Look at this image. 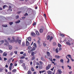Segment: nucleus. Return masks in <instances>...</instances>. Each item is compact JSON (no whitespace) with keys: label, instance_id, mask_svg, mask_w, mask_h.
Listing matches in <instances>:
<instances>
[{"label":"nucleus","instance_id":"f257e3e1","mask_svg":"<svg viewBox=\"0 0 74 74\" xmlns=\"http://www.w3.org/2000/svg\"><path fill=\"white\" fill-rule=\"evenodd\" d=\"M68 41L71 43V45H73V44H74V40L72 39L69 38L68 40Z\"/></svg>","mask_w":74,"mask_h":74},{"label":"nucleus","instance_id":"f03ea898","mask_svg":"<svg viewBox=\"0 0 74 74\" xmlns=\"http://www.w3.org/2000/svg\"><path fill=\"white\" fill-rule=\"evenodd\" d=\"M51 67V65L49 64L46 67V70H49L50 69Z\"/></svg>","mask_w":74,"mask_h":74},{"label":"nucleus","instance_id":"7ed1b4c3","mask_svg":"<svg viewBox=\"0 0 74 74\" xmlns=\"http://www.w3.org/2000/svg\"><path fill=\"white\" fill-rule=\"evenodd\" d=\"M4 45L5 46H7V47H10V45H9V42H5Z\"/></svg>","mask_w":74,"mask_h":74},{"label":"nucleus","instance_id":"20e7f679","mask_svg":"<svg viewBox=\"0 0 74 74\" xmlns=\"http://www.w3.org/2000/svg\"><path fill=\"white\" fill-rule=\"evenodd\" d=\"M44 31V30H43V29L42 28H40L39 29V32L40 33H43V32Z\"/></svg>","mask_w":74,"mask_h":74},{"label":"nucleus","instance_id":"39448f33","mask_svg":"<svg viewBox=\"0 0 74 74\" xmlns=\"http://www.w3.org/2000/svg\"><path fill=\"white\" fill-rule=\"evenodd\" d=\"M27 39H26V45L27 46H29V45H30V43H29V42L27 40Z\"/></svg>","mask_w":74,"mask_h":74},{"label":"nucleus","instance_id":"423d86ee","mask_svg":"<svg viewBox=\"0 0 74 74\" xmlns=\"http://www.w3.org/2000/svg\"><path fill=\"white\" fill-rule=\"evenodd\" d=\"M7 55V52H5L3 54V56H6Z\"/></svg>","mask_w":74,"mask_h":74},{"label":"nucleus","instance_id":"0eeeda50","mask_svg":"<svg viewBox=\"0 0 74 74\" xmlns=\"http://www.w3.org/2000/svg\"><path fill=\"white\" fill-rule=\"evenodd\" d=\"M58 72L60 74H61L62 73V71H61V69H59L58 70Z\"/></svg>","mask_w":74,"mask_h":74},{"label":"nucleus","instance_id":"6e6552de","mask_svg":"<svg viewBox=\"0 0 74 74\" xmlns=\"http://www.w3.org/2000/svg\"><path fill=\"white\" fill-rule=\"evenodd\" d=\"M4 42V40H1L0 41V46L1 45V44H3V43Z\"/></svg>","mask_w":74,"mask_h":74},{"label":"nucleus","instance_id":"1a4fd4ad","mask_svg":"<svg viewBox=\"0 0 74 74\" xmlns=\"http://www.w3.org/2000/svg\"><path fill=\"white\" fill-rule=\"evenodd\" d=\"M39 69L40 70H41L42 69V64H40L39 66Z\"/></svg>","mask_w":74,"mask_h":74},{"label":"nucleus","instance_id":"9d476101","mask_svg":"<svg viewBox=\"0 0 74 74\" xmlns=\"http://www.w3.org/2000/svg\"><path fill=\"white\" fill-rule=\"evenodd\" d=\"M32 47H31L29 49V50L28 51V53H31V52H32Z\"/></svg>","mask_w":74,"mask_h":74},{"label":"nucleus","instance_id":"9b49d317","mask_svg":"<svg viewBox=\"0 0 74 74\" xmlns=\"http://www.w3.org/2000/svg\"><path fill=\"white\" fill-rule=\"evenodd\" d=\"M31 35L32 36H34V37H35L36 36V34L34 32H32Z\"/></svg>","mask_w":74,"mask_h":74},{"label":"nucleus","instance_id":"f8f14e48","mask_svg":"<svg viewBox=\"0 0 74 74\" xmlns=\"http://www.w3.org/2000/svg\"><path fill=\"white\" fill-rule=\"evenodd\" d=\"M29 69L27 72V74H32V71Z\"/></svg>","mask_w":74,"mask_h":74},{"label":"nucleus","instance_id":"ddd939ff","mask_svg":"<svg viewBox=\"0 0 74 74\" xmlns=\"http://www.w3.org/2000/svg\"><path fill=\"white\" fill-rule=\"evenodd\" d=\"M36 33L37 35H38V36H40V33H39V32H38V31H36Z\"/></svg>","mask_w":74,"mask_h":74},{"label":"nucleus","instance_id":"4468645a","mask_svg":"<svg viewBox=\"0 0 74 74\" xmlns=\"http://www.w3.org/2000/svg\"><path fill=\"white\" fill-rule=\"evenodd\" d=\"M55 57L57 59H59V58H60V56H59L58 55L55 56Z\"/></svg>","mask_w":74,"mask_h":74},{"label":"nucleus","instance_id":"2eb2a0df","mask_svg":"<svg viewBox=\"0 0 74 74\" xmlns=\"http://www.w3.org/2000/svg\"><path fill=\"white\" fill-rule=\"evenodd\" d=\"M22 46H23V47H25V43L24 42H22Z\"/></svg>","mask_w":74,"mask_h":74},{"label":"nucleus","instance_id":"dca6fc26","mask_svg":"<svg viewBox=\"0 0 74 74\" xmlns=\"http://www.w3.org/2000/svg\"><path fill=\"white\" fill-rule=\"evenodd\" d=\"M32 51H35L36 50V47H33V48L32 47Z\"/></svg>","mask_w":74,"mask_h":74},{"label":"nucleus","instance_id":"f3484780","mask_svg":"<svg viewBox=\"0 0 74 74\" xmlns=\"http://www.w3.org/2000/svg\"><path fill=\"white\" fill-rule=\"evenodd\" d=\"M47 73L48 74H52V72L50 71H47Z\"/></svg>","mask_w":74,"mask_h":74},{"label":"nucleus","instance_id":"a211bd4d","mask_svg":"<svg viewBox=\"0 0 74 74\" xmlns=\"http://www.w3.org/2000/svg\"><path fill=\"white\" fill-rule=\"evenodd\" d=\"M31 55L32 56H35V55H34V52H32L31 53Z\"/></svg>","mask_w":74,"mask_h":74},{"label":"nucleus","instance_id":"6ab92c4d","mask_svg":"<svg viewBox=\"0 0 74 74\" xmlns=\"http://www.w3.org/2000/svg\"><path fill=\"white\" fill-rule=\"evenodd\" d=\"M8 40L9 42H11V38H8Z\"/></svg>","mask_w":74,"mask_h":74},{"label":"nucleus","instance_id":"aec40b11","mask_svg":"<svg viewBox=\"0 0 74 74\" xmlns=\"http://www.w3.org/2000/svg\"><path fill=\"white\" fill-rule=\"evenodd\" d=\"M49 38H50V36L48 35L47 36V39L48 40H49Z\"/></svg>","mask_w":74,"mask_h":74},{"label":"nucleus","instance_id":"412c9836","mask_svg":"<svg viewBox=\"0 0 74 74\" xmlns=\"http://www.w3.org/2000/svg\"><path fill=\"white\" fill-rule=\"evenodd\" d=\"M47 54L48 56H50V53H49V52L47 51Z\"/></svg>","mask_w":74,"mask_h":74},{"label":"nucleus","instance_id":"4be33fe9","mask_svg":"<svg viewBox=\"0 0 74 74\" xmlns=\"http://www.w3.org/2000/svg\"><path fill=\"white\" fill-rule=\"evenodd\" d=\"M66 44H67V45H71V44L70 43L67 42H66Z\"/></svg>","mask_w":74,"mask_h":74},{"label":"nucleus","instance_id":"5701e85b","mask_svg":"<svg viewBox=\"0 0 74 74\" xmlns=\"http://www.w3.org/2000/svg\"><path fill=\"white\" fill-rule=\"evenodd\" d=\"M28 40L29 41H30L31 40H32V38H31V37H29L28 38Z\"/></svg>","mask_w":74,"mask_h":74},{"label":"nucleus","instance_id":"b1692460","mask_svg":"<svg viewBox=\"0 0 74 74\" xmlns=\"http://www.w3.org/2000/svg\"><path fill=\"white\" fill-rule=\"evenodd\" d=\"M67 56H68L69 58H70V59L72 58V57L71 56V55H70L69 54Z\"/></svg>","mask_w":74,"mask_h":74},{"label":"nucleus","instance_id":"393cba45","mask_svg":"<svg viewBox=\"0 0 74 74\" xmlns=\"http://www.w3.org/2000/svg\"><path fill=\"white\" fill-rule=\"evenodd\" d=\"M21 22V21L20 20H18V21H17L15 22V23H19L20 22Z\"/></svg>","mask_w":74,"mask_h":74},{"label":"nucleus","instance_id":"a878e982","mask_svg":"<svg viewBox=\"0 0 74 74\" xmlns=\"http://www.w3.org/2000/svg\"><path fill=\"white\" fill-rule=\"evenodd\" d=\"M20 62L21 63H22L23 62V60H20Z\"/></svg>","mask_w":74,"mask_h":74},{"label":"nucleus","instance_id":"bb28decb","mask_svg":"<svg viewBox=\"0 0 74 74\" xmlns=\"http://www.w3.org/2000/svg\"><path fill=\"white\" fill-rule=\"evenodd\" d=\"M16 69H13L12 71V72L13 73H15V72H16Z\"/></svg>","mask_w":74,"mask_h":74},{"label":"nucleus","instance_id":"cd10ccee","mask_svg":"<svg viewBox=\"0 0 74 74\" xmlns=\"http://www.w3.org/2000/svg\"><path fill=\"white\" fill-rule=\"evenodd\" d=\"M31 70L32 71H34V69L33 67H31Z\"/></svg>","mask_w":74,"mask_h":74},{"label":"nucleus","instance_id":"c85d7f7f","mask_svg":"<svg viewBox=\"0 0 74 74\" xmlns=\"http://www.w3.org/2000/svg\"><path fill=\"white\" fill-rule=\"evenodd\" d=\"M18 43L19 44H21V40H19L18 41Z\"/></svg>","mask_w":74,"mask_h":74},{"label":"nucleus","instance_id":"c756f323","mask_svg":"<svg viewBox=\"0 0 74 74\" xmlns=\"http://www.w3.org/2000/svg\"><path fill=\"white\" fill-rule=\"evenodd\" d=\"M9 70H10V71H11V69H12V66H9Z\"/></svg>","mask_w":74,"mask_h":74},{"label":"nucleus","instance_id":"7c9ffc66","mask_svg":"<svg viewBox=\"0 0 74 74\" xmlns=\"http://www.w3.org/2000/svg\"><path fill=\"white\" fill-rule=\"evenodd\" d=\"M60 36L61 37H64L65 36V35L63 34H60Z\"/></svg>","mask_w":74,"mask_h":74},{"label":"nucleus","instance_id":"2f4dec72","mask_svg":"<svg viewBox=\"0 0 74 74\" xmlns=\"http://www.w3.org/2000/svg\"><path fill=\"white\" fill-rule=\"evenodd\" d=\"M32 60H34V59H35V56H33V57H32Z\"/></svg>","mask_w":74,"mask_h":74},{"label":"nucleus","instance_id":"473e14b6","mask_svg":"<svg viewBox=\"0 0 74 74\" xmlns=\"http://www.w3.org/2000/svg\"><path fill=\"white\" fill-rule=\"evenodd\" d=\"M58 52H59V51H58V48L56 49V53H58Z\"/></svg>","mask_w":74,"mask_h":74},{"label":"nucleus","instance_id":"72a5a7b5","mask_svg":"<svg viewBox=\"0 0 74 74\" xmlns=\"http://www.w3.org/2000/svg\"><path fill=\"white\" fill-rule=\"evenodd\" d=\"M41 59L42 60V61H44V58L42 57H41Z\"/></svg>","mask_w":74,"mask_h":74},{"label":"nucleus","instance_id":"f704fd0d","mask_svg":"<svg viewBox=\"0 0 74 74\" xmlns=\"http://www.w3.org/2000/svg\"><path fill=\"white\" fill-rule=\"evenodd\" d=\"M53 37L51 36L50 39V41H51L52 39H53Z\"/></svg>","mask_w":74,"mask_h":74},{"label":"nucleus","instance_id":"c9c22d12","mask_svg":"<svg viewBox=\"0 0 74 74\" xmlns=\"http://www.w3.org/2000/svg\"><path fill=\"white\" fill-rule=\"evenodd\" d=\"M18 41V39H16V40H14V42H15L16 43H17Z\"/></svg>","mask_w":74,"mask_h":74},{"label":"nucleus","instance_id":"e433bc0d","mask_svg":"<svg viewBox=\"0 0 74 74\" xmlns=\"http://www.w3.org/2000/svg\"><path fill=\"white\" fill-rule=\"evenodd\" d=\"M39 63H40V64H42H42H43V62H42L41 61H39Z\"/></svg>","mask_w":74,"mask_h":74},{"label":"nucleus","instance_id":"4c0bfd02","mask_svg":"<svg viewBox=\"0 0 74 74\" xmlns=\"http://www.w3.org/2000/svg\"><path fill=\"white\" fill-rule=\"evenodd\" d=\"M53 45H56V42H54L53 44Z\"/></svg>","mask_w":74,"mask_h":74},{"label":"nucleus","instance_id":"58836bf2","mask_svg":"<svg viewBox=\"0 0 74 74\" xmlns=\"http://www.w3.org/2000/svg\"><path fill=\"white\" fill-rule=\"evenodd\" d=\"M9 49L10 50L12 49V47H9Z\"/></svg>","mask_w":74,"mask_h":74},{"label":"nucleus","instance_id":"ea45409f","mask_svg":"<svg viewBox=\"0 0 74 74\" xmlns=\"http://www.w3.org/2000/svg\"><path fill=\"white\" fill-rule=\"evenodd\" d=\"M2 26L3 27H7V25H3Z\"/></svg>","mask_w":74,"mask_h":74},{"label":"nucleus","instance_id":"a19ab883","mask_svg":"<svg viewBox=\"0 0 74 74\" xmlns=\"http://www.w3.org/2000/svg\"><path fill=\"white\" fill-rule=\"evenodd\" d=\"M6 7H7V6L6 5H4L3 6V8L4 9V8H5Z\"/></svg>","mask_w":74,"mask_h":74},{"label":"nucleus","instance_id":"79ce46f5","mask_svg":"<svg viewBox=\"0 0 74 74\" xmlns=\"http://www.w3.org/2000/svg\"><path fill=\"white\" fill-rule=\"evenodd\" d=\"M16 19H18L19 18V15L16 16Z\"/></svg>","mask_w":74,"mask_h":74},{"label":"nucleus","instance_id":"37998d69","mask_svg":"<svg viewBox=\"0 0 74 74\" xmlns=\"http://www.w3.org/2000/svg\"><path fill=\"white\" fill-rule=\"evenodd\" d=\"M14 40H11V42H10L14 43Z\"/></svg>","mask_w":74,"mask_h":74},{"label":"nucleus","instance_id":"c03bdc74","mask_svg":"<svg viewBox=\"0 0 74 74\" xmlns=\"http://www.w3.org/2000/svg\"><path fill=\"white\" fill-rule=\"evenodd\" d=\"M60 61L61 63H63V60L62 59H61Z\"/></svg>","mask_w":74,"mask_h":74},{"label":"nucleus","instance_id":"a18cd8bd","mask_svg":"<svg viewBox=\"0 0 74 74\" xmlns=\"http://www.w3.org/2000/svg\"><path fill=\"white\" fill-rule=\"evenodd\" d=\"M33 26H35V25H36V23L35 22L33 23Z\"/></svg>","mask_w":74,"mask_h":74},{"label":"nucleus","instance_id":"49530a36","mask_svg":"<svg viewBox=\"0 0 74 74\" xmlns=\"http://www.w3.org/2000/svg\"><path fill=\"white\" fill-rule=\"evenodd\" d=\"M9 24L10 25H12V24H13V22H10L9 23Z\"/></svg>","mask_w":74,"mask_h":74},{"label":"nucleus","instance_id":"de8ad7c7","mask_svg":"<svg viewBox=\"0 0 74 74\" xmlns=\"http://www.w3.org/2000/svg\"><path fill=\"white\" fill-rule=\"evenodd\" d=\"M3 59L4 61H5V60H7V59L5 58H4Z\"/></svg>","mask_w":74,"mask_h":74},{"label":"nucleus","instance_id":"09e8293b","mask_svg":"<svg viewBox=\"0 0 74 74\" xmlns=\"http://www.w3.org/2000/svg\"><path fill=\"white\" fill-rule=\"evenodd\" d=\"M58 47H62V45H61L60 43H58Z\"/></svg>","mask_w":74,"mask_h":74},{"label":"nucleus","instance_id":"8fccbe9b","mask_svg":"<svg viewBox=\"0 0 74 74\" xmlns=\"http://www.w3.org/2000/svg\"><path fill=\"white\" fill-rule=\"evenodd\" d=\"M68 59V61H67V63H69V61H70V60L69 58H67Z\"/></svg>","mask_w":74,"mask_h":74},{"label":"nucleus","instance_id":"3c124183","mask_svg":"<svg viewBox=\"0 0 74 74\" xmlns=\"http://www.w3.org/2000/svg\"><path fill=\"white\" fill-rule=\"evenodd\" d=\"M17 52H18L17 51H14V53L16 54V55L17 54Z\"/></svg>","mask_w":74,"mask_h":74},{"label":"nucleus","instance_id":"603ef678","mask_svg":"<svg viewBox=\"0 0 74 74\" xmlns=\"http://www.w3.org/2000/svg\"><path fill=\"white\" fill-rule=\"evenodd\" d=\"M37 42H38V44H40V41L39 40H38V41Z\"/></svg>","mask_w":74,"mask_h":74},{"label":"nucleus","instance_id":"864d4df0","mask_svg":"<svg viewBox=\"0 0 74 74\" xmlns=\"http://www.w3.org/2000/svg\"><path fill=\"white\" fill-rule=\"evenodd\" d=\"M33 52H34V54H36V53H37V51H35Z\"/></svg>","mask_w":74,"mask_h":74},{"label":"nucleus","instance_id":"5fc2aeb1","mask_svg":"<svg viewBox=\"0 0 74 74\" xmlns=\"http://www.w3.org/2000/svg\"><path fill=\"white\" fill-rule=\"evenodd\" d=\"M33 45L34 47H36V43H34Z\"/></svg>","mask_w":74,"mask_h":74},{"label":"nucleus","instance_id":"6e6d98bb","mask_svg":"<svg viewBox=\"0 0 74 74\" xmlns=\"http://www.w3.org/2000/svg\"><path fill=\"white\" fill-rule=\"evenodd\" d=\"M25 58V56H22L21 57V59H24V58Z\"/></svg>","mask_w":74,"mask_h":74},{"label":"nucleus","instance_id":"4d7b16f0","mask_svg":"<svg viewBox=\"0 0 74 74\" xmlns=\"http://www.w3.org/2000/svg\"><path fill=\"white\" fill-rule=\"evenodd\" d=\"M12 38L13 39V40H14V41H15V38H14V37H12Z\"/></svg>","mask_w":74,"mask_h":74},{"label":"nucleus","instance_id":"13d9d810","mask_svg":"<svg viewBox=\"0 0 74 74\" xmlns=\"http://www.w3.org/2000/svg\"><path fill=\"white\" fill-rule=\"evenodd\" d=\"M10 66H12L13 65V64L12 63H11L10 64Z\"/></svg>","mask_w":74,"mask_h":74},{"label":"nucleus","instance_id":"bf43d9fd","mask_svg":"<svg viewBox=\"0 0 74 74\" xmlns=\"http://www.w3.org/2000/svg\"><path fill=\"white\" fill-rule=\"evenodd\" d=\"M10 55H13V52H11L10 53Z\"/></svg>","mask_w":74,"mask_h":74},{"label":"nucleus","instance_id":"052dcab7","mask_svg":"<svg viewBox=\"0 0 74 74\" xmlns=\"http://www.w3.org/2000/svg\"><path fill=\"white\" fill-rule=\"evenodd\" d=\"M3 69L1 68H0V72H1L2 71H3Z\"/></svg>","mask_w":74,"mask_h":74},{"label":"nucleus","instance_id":"680f3d73","mask_svg":"<svg viewBox=\"0 0 74 74\" xmlns=\"http://www.w3.org/2000/svg\"><path fill=\"white\" fill-rule=\"evenodd\" d=\"M20 54H21V55L23 54V51H21V52H20Z\"/></svg>","mask_w":74,"mask_h":74},{"label":"nucleus","instance_id":"e2e57ef3","mask_svg":"<svg viewBox=\"0 0 74 74\" xmlns=\"http://www.w3.org/2000/svg\"><path fill=\"white\" fill-rule=\"evenodd\" d=\"M54 69V67H53L52 69H51V71H53Z\"/></svg>","mask_w":74,"mask_h":74},{"label":"nucleus","instance_id":"0e129e2a","mask_svg":"<svg viewBox=\"0 0 74 74\" xmlns=\"http://www.w3.org/2000/svg\"><path fill=\"white\" fill-rule=\"evenodd\" d=\"M21 12H22L21 11V12H17V14H20V13H21Z\"/></svg>","mask_w":74,"mask_h":74},{"label":"nucleus","instance_id":"69168bd1","mask_svg":"<svg viewBox=\"0 0 74 74\" xmlns=\"http://www.w3.org/2000/svg\"><path fill=\"white\" fill-rule=\"evenodd\" d=\"M71 60H72V62H73V61H74V60H73V59H72V58H71Z\"/></svg>","mask_w":74,"mask_h":74},{"label":"nucleus","instance_id":"338daca9","mask_svg":"<svg viewBox=\"0 0 74 74\" xmlns=\"http://www.w3.org/2000/svg\"><path fill=\"white\" fill-rule=\"evenodd\" d=\"M43 45L45 47V46L47 45V44L45 43H43Z\"/></svg>","mask_w":74,"mask_h":74},{"label":"nucleus","instance_id":"774afa93","mask_svg":"<svg viewBox=\"0 0 74 74\" xmlns=\"http://www.w3.org/2000/svg\"><path fill=\"white\" fill-rule=\"evenodd\" d=\"M62 50V48L60 47L59 48V51H61Z\"/></svg>","mask_w":74,"mask_h":74}]
</instances>
